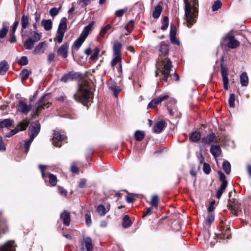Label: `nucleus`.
Listing matches in <instances>:
<instances>
[{"label": "nucleus", "mask_w": 251, "mask_h": 251, "mask_svg": "<svg viewBox=\"0 0 251 251\" xmlns=\"http://www.w3.org/2000/svg\"><path fill=\"white\" fill-rule=\"evenodd\" d=\"M159 52V57L156 61V68L155 75H158V71L162 74V79L167 81L170 76V71L172 67V62L170 58L167 57L169 49V44L163 41L160 43L157 47Z\"/></svg>", "instance_id": "1"}, {"label": "nucleus", "mask_w": 251, "mask_h": 251, "mask_svg": "<svg viewBox=\"0 0 251 251\" xmlns=\"http://www.w3.org/2000/svg\"><path fill=\"white\" fill-rule=\"evenodd\" d=\"M185 17L187 26L191 27L196 22L198 15V0H184Z\"/></svg>", "instance_id": "2"}, {"label": "nucleus", "mask_w": 251, "mask_h": 251, "mask_svg": "<svg viewBox=\"0 0 251 251\" xmlns=\"http://www.w3.org/2000/svg\"><path fill=\"white\" fill-rule=\"evenodd\" d=\"M91 87L86 81L83 82L79 85L78 90L74 95V99L77 102L87 106V103L92 99Z\"/></svg>", "instance_id": "3"}, {"label": "nucleus", "mask_w": 251, "mask_h": 251, "mask_svg": "<svg viewBox=\"0 0 251 251\" xmlns=\"http://www.w3.org/2000/svg\"><path fill=\"white\" fill-rule=\"evenodd\" d=\"M67 28V19L65 17H63L60 21L55 37L54 38L55 42H57L59 44L62 42Z\"/></svg>", "instance_id": "4"}, {"label": "nucleus", "mask_w": 251, "mask_h": 251, "mask_svg": "<svg viewBox=\"0 0 251 251\" xmlns=\"http://www.w3.org/2000/svg\"><path fill=\"white\" fill-rule=\"evenodd\" d=\"M50 95L47 94L42 97L38 102L36 103L35 107L37 114H38V113L43 109L49 107L50 104Z\"/></svg>", "instance_id": "5"}, {"label": "nucleus", "mask_w": 251, "mask_h": 251, "mask_svg": "<svg viewBox=\"0 0 251 251\" xmlns=\"http://www.w3.org/2000/svg\"><path fill=\"white\" fill-rule=\"evenodd\" d=\"M227 206L231 213L235 215H238L242 212V208L238 201L235 199H229Z\"/></svg>", "instance_id": "6"}, {"label": "nucleus", "mask_w": 251, "mask_h": 251, "mask_svg": "<svg viewBox=\"0 0 251 251\" xmlns=\"http://www.w3.org/2000/svg\"><path fill=\"white\" fill-rule=\"evenodd\" d=\"M41 128V125L38 121H35L32 122L29 128L30 137H31V140H34L39 134Z\"/></svg>", "instance_id": "7"}, {"label": "nucleus", "mask_w": 251, "mask_h": 251, "mask_svg": "<svg viewBox=\"0 0 251 251\" xmlns=\"http://www.w3.org/2000/svg\"><path fill=\"white\" fill-rule=\"evenodd\" d=\"M220 68L224 88L225 90H227L228 89V70L227 68L223 63H221Z\"/></svg>", "instance_id": "8"}, {"label": "nucleus", "mask_w": 251, "mask_h": 251, "mask_svg": "<svg viewBox=\"0 0 251 251\" xmlns=\"http://www.w3.org/2000/svg\"><path fill=\"white\" fill-rule=\"evenodd\" d=\"M66 138V137L62 135L59 131H54L52 138V144L55 147H60L61 146V142L63 141Z\"/></svg>", "instance_id": "9"}, {"label": "nucleus", "mask_w": 251, "mask_h": 251, "mask_svg": "<svg viewBox=\"0 0 251 251\" xmlns=\"http://www.w3.org/2000/svg\"><path fill=\"white\" fill-rule=\"evenodd\" d=\"M225 41H227V46L230 49H235L240 45V42L235 39V37L232 35L226 36L224 38Z\"/></svg>", "instance_id": "10"}, {"label": "nucleus", "mask_w": 251, "mask_h": 251, "mask_svg": "<svg viewBox=\"0 0 251 251\" xmlns=\"http://www.w3.org/2000/svg\"><path fill=\"white\" fill-rule=\"evenodd\" d=\"M29 24L28 16L25 14L23 15L21 20V24L22 25L21 34L23 38L26 36L25 29L27 28Z\"/></svg>", "instance_id": "11"}, {"label": "nucleus", "mask_w": 251, "mask_h": 251, "mask_svg": "<svg viewBox=\"0 0 251 251\" xmlns=\"http://www.w3.org/2000/svg\"><path fill=\"white\" fill-rule=\"evenodd\" d=\"M169 98L168 95H165L162 96H160L156 99L152 100L148 105V108H152L156 107L162 101L168 99Z\"/></svg>", "instance_id": "12"}, {"label": "nucleus", "mask_w": 251, "mask_h": 251, "mask_svg": "<svg viewBox=\"0 0 251 251\" xmlns=\"http://www.w3.org/2000/svg\"><path fill=\"white\" fill-rule=\"evenodd\" d=\"M201 142L206 144H210L212 143H216L217 142L216 136L214 133L212 132L206 137L202 138Z\"/></svg>", "instance_id": "13"}, {"label": "nucleus", "mask_w": 251, "mask_h": 251, "mask_svg": "<svg viewBox=\"0 0 251 251\" xmlns=\"http://www.w3.org/2000/svg\"><path fill=\"white\" fill-rule=\"evenodd\" d=\"M16 245L13 241H9L0 246V251H15Z\"/></svg>", "instance_id": "14"}, {"label": "nucleus", "mask_w": 251, "mask_h": 251, "mask_svg": "<svg viewBox=\"0 0 251 251\" xmlns=\"http://www.w3.org/2000/svg\"><path fill=\"white\" fill-rule=\"evenodd\" d=\"M69 45L68 43H65L62 44L57 50V53L59 55L66 58L68 56V52Z\"/></svg>", "instance_id": "15"}, {"label": "nucleus", "mask_w": 251, "mask_h": 251, "mask_svg": "<svg viewBox=\"0 0 251 251\" xmlns=\"http://www.w3.org/2000/svg\"><path fill=\"white\" fill-rule=\"evenodd\" d=\"M28 125L29 123L26 121L20 122L15 129L10 131L11 135H14L20 131L25 130Z\"/></svg>", "instance_id": "16"}, {"label": "nucleus", "mask_w": 251, "mask_h": 251, "mask_svg": "<svg viewBox=\"0 0 251 251\" xmlns=\"http://www.w3.org/2000/svg\"><path fill=\"white\" fill-rule=\"evenodd\" d=\"M46 46L47 43L46 41L39 43L38 45H37L35 46L33 51V53L34 54L43 53L46 50Z\"/></svg>", "instance_id": "17"}, {"label": "nucleus", "mask_w": 251, "mask_h": 251, "mask_svg": "<svg viewBox=\"0 0 251 251\" xmlns=\"http://www.w3.org/2000/svg\"><path fill=\"white\" fill-rule=\"evenodd\" d=\"M70 216V213L66 210H64L60 214V217L64 225L66 226H69L71 221Z\"/></svg>", "instance_id": "18"}, {"label": "nucleus", "mask_w": 251, "mask_h": 251, "mask_svg": "<svg viewBox=\"0 0 251 251\" xmlns=\"http://www.w3.org/2000/svg\"><path fill=\"white\" fill-rule=\"evenodd\" d=\"M17 108L24 114H26L29 112L30 107L24 101L20 100L17 105Z\"/></svg>", "instance_id": "19"}, {"label": "nucleus", "mask_w": 251, "mask_h": 251, "mask_svg": "<svg viewBox=\"0 0 251 251\" xmlns=\"http://www.w3.org/2000/svg\"><path fill=\"white\" fill-rule=\"evenodd\" d=\"M108 88L110 90L113 91L114 93V95L117 97L119 92L121 91V89L119 88L117 86L116 83L113 81L111 80L108 83Z\"/></svg>", "instance_id": "20"}, {"label": "nucleus", "mask_w": 251, "mask_h": 251, "mask_svg": "<svg viewBox=\"0 0 251 251\" xmlns=\"http://www.w3.org/2000/svg\"><path fill=\"white\" fill-rule=\"evenodd\" d=\"M165 122L163 120L158 122L153 127V132L155 133H160L162 131L165 126Z\"/></svg>", "instance_id": "21"}, {"label": "nucleus", "mask_w": 251, "mask_h": 251, "mask_svg": "<svg viewBox=\"0 0 251 251\" xmlns=\"http://www.w3.org/2000/svg\"><path fill=\"white\" fill-rule=\"evenodd\" d=\"M95 23V22L92 21L88 25L86 26L84 28L82 32H81L80 35H82L84 38H86L88 36L89 32L91 31H92V29H93Z\"/></svg>", "instance_id": "22"}, {"label": "nucleus", "mask_w": 251, "mask_h": 251, "mask_svg": "<svg viewBox=\"0 0 251 251\" xmlns=\"http://www.w3.org/2000/svg\"><path fill=\"white\" fill-rule=\"evenodd\" d=\"M210 151L215 158L219 157L222 152L220 147L217 145H212L210 149Z\"/></svg>", "instance_id": "23"}, {"label": "nucleus", "mask_w": 251, "mask_h": 251, "mask_svg": "<svg viewBox=\"0 0 251 251\" xmlns=\"http://www.w3.org/2000/svg\"><path fill=\"white\" fill-rule=\"evenodd\" d=\"M122 47V45L121 43L118 42L114 43L113 46V55L121 56Z\"/></svg>", "instance_id": "24"}, {"label": "nucleus", "mask_w": 251, "mask_h": 251, "mask_svg": "<svg viewBox=\"0 0 251 251\" xmlns=\"http://www.w3.org/2000/svg\"><path fill=\"white\" fill-rule=\"evenodd\" d=\"M41 25L46 31H49L52 27V23L51 20L43 19L41 21Z\"/></svg>", "instance_id": "25"}, {"label": "nucleus", "mask_w": 251, "mask_h": 251, "mask_svg": "<svg viewBox=\"0 0 251 251\" xmlns=\"http://www.w3.org/2000/svg\"><path fill=\"white\" fill-rule=\"evenodd\" d=\"M85 39V38L80 35V36L75 41L73 47L76 50H78L83 43L84 42Z\"/></svg>", "instance_id": "26"}, {"label": "nucleus", "mask_w": 251, "mask_h": 251, "mask_svg": "<svg viewBox=\"0 0 251 251\" xmlns=\"http://www.w3.org/2000/svg\"><path fill=\"white\" fill-rule=\"evenodd\" d=\"M241 84L242 86H247L249 83V78L246 72H243L240 77Z\"/></svg>", "instance_id": "27"}, {"label": "nucleus", "mask_w": 251, "mask_h": 251, "mask_svg": "<svg viewBox=\"0 0 251 251\" xmlns=\"http://www.w3.org/2000/svg\"><path fill=\"white\" fill-rule=\"evenodd\" d=\"M30 34V37L29 38L35 42L39 41L42 37V33H38L36 31H31Z\"/></svg>", "instance_id": "28"}, {"label": "nucleus", "mask_w": 251, "mask_h": 251, "mask_svg": "<svg viewBox=\"0 0 251 251\" xmlns=\"http://www.w3.org/2000/svg\"><path fill=\"white\" fill-rule=\"evenodd\" d=\"M201 133L198 131H194L190 134V140L194 142H197L201 139Z\"/></svg>", "instance_id": "29"}, {"label": "nucleus", "mask_w": 251, "mask_h": 251, "mask_svg": "<svg viewBox=\"0 0 251 251\" xmlns=\"http://www.w3.org/2000/svg\"><path fill=\"white\" fill-rule=\"evenodd\" d=\"M109 206H107L108 210H107L105 206L102 204H100L98 206L96 211L100 216H104L106 214L107 211L109 210Z\"/></svg>", "instance_id": "30"}, {"label": "nucleus", "mask_w": 251, "mask_h": 251, "mask_svg": "<svg viewBox=\"0 0 251 251\" xmlns=\"http://www.w3.org/2000/svg\"><path fill=\"white\" fill-rule=\"evenodd\" d=\"M162 10V7L161 5H156L152 12V17L154 19H158L161 13Z\"/></svg>", "instance_id": "31"}, {"label": "nucleus", "mask_w": 251, "mask_h": 251, "mask_svg": "<svg viewBox=\"0 0 251 251\" xmlns=\"http://www.w3.org/2000/svg\"><path fill=\"white\" fill-rule=\"evenodd\" d=\"M8 69V64L5 61H3L0 63V75H3Z\"/></svg>", "instance_id": "32"}, {"label": "nucleus", "mask_w": 251, "mask_h": 251, "mask_svg": "<svg viewBox=\"0 0 251 251\" xmlns=\"http://www.w3.org/2000/svg\"><path fill=\"white\" fill-rule=\"evenodd\" d=\"M49 179V182L50 185L52 186H54L57 184V177L56 176L51 174V173H48V177Z\"/></svg>", "instance_id": "33"}, {"label": "nucleus", "mask_w": 251, "mask_h": 251, "mask_svg": "<svg viewBox=\"0 0 251 251\" xmlns=\"http://www.w3.org/2000/svg\"><path fill=\"white\" fill-rule=\"evenodd\" d=\"M131 222L129 219V217L127 215H126L123 217V222L122 225L124 228H127L131 226Z\"/></svg>", "instance_id": "34"}, {"label": "nucleus", "mask_w": 251, "mask_h": 251, "mask_svg": "<svg viewBox=\"0 0 251 251\" xmlns=\"http://www.w3.org/2000/svg\"><path fill=\"white\" fill-rule=\"evenodd\" d=\"M8 29V26L3 23L2 24V28L0 30V38H3L6 35Z\"/></svg>", "instance_id": "35"}, {"label": "nucleus", "mask_w": 251, "mask_h": 251, "mask_svg": "<svg viewBox=\"0 0 251 251\" xmlns=\"http://www.w3.org/2000/svg\"><path fill=\"white\" fill-rule=\"evenodd\" d=\"M14 123L13 120L6 119L0 122V127H8Z\"/></svg>", "instance_id": "36"}, {"label": "nucleus", "mask_w": 251, "mask_h": 251, "mask_svg": "<svg viewBox=\"0 0 251 251\" xmlns=\"http://www.w3.org/2000/svg\"><path fill=\"white\" fill-rule=\"evenodd\" d=\"M35 42L29 38L25 42L24 46L26 50H31L35 45Z\"/></svg>", "instance_id": "37"}, {"label": "nucleus", "mask_w": 251, "mask_h": 251, "mask_svg": "<svg viewBox=\"0 0 251 251\" xmlns=\"http://www.w3.org/2000/svg\"><path fill=\"white\" fill-rule=\"evenodd\" d=\"M134 137L136 140L138 141H142L145 137V133L143 131L137 130L134 133Z\"/></svg>", "instance_id": "38"}, {"label": "nucleus", "mask_w": 251, "mask_h": 251, "mask_svg": "<svg viewBox=\"0 0 251 251\" xmlns=\"http://www.w3.org/2000/svg\"><path fill=\"white\" fill-rule=\"evenodd\" d=\"M112 28V25L110 24L107 25L105 26L102 27L101 29L99 35L100 37L103 38L105 34L107 33V32L109 30Z\"/></svg>", "instance_id": "39"}, {"label": "nucleus", "mask_w": 251, "mask_h": 251, "mask_svg": "<svg viewBox=\"0 0 251 251\" xmlns=\"http://www.w3.org/2000/svg\"><path fill=\"white\" fill-rule=\"evenodd\" d=\"M87 251H92L93 249V245L92 243L91 238L87 237L85 238L84 241Z\"/></svg>", "instance_id": "40"}, {"label": "nucleus", "mask_w": 251, "mask_h": 251, "mask_svg": "<svg viewBox=\"0 0 251 251\" xmlns=\"http://www.w3.org/2000/svg\"><path fill=\"white\" fill-rule=\"evenodd\" d=\"M159 203V198L157 195H153L152 196L150 204L152 207H157Z\"/></svg>", "instance_id": "41"}, {"label": "nucleus", "mask_w": 251, "mask_h": 251, "mask_svg": "<svg viewBox=\"0 0 251 251\" xmlns=\"http://www.w3.org/2000/svg\"><path fill=\"white\" fill-rule=\"evenodd\" d=\"M223 169L226 174L228 175L230 174L231 171V165L228 161H225L223 162Z\"/></svg>", "instance_id": "42"}, {"label": "nucleus", "mask_w": 251, "mask_h": 251, "mask_svg": "<svg viewBox=\"0 0 251 251\" xmlns=\"http://www.w3.org/2000/svg\"><path fill=\"white\" fill-rule=\"evenodd\" d=\"M8 231V227L3 220H0V233H5Z\"/></svg>", "instance_id": "43"}, {"label": "nucleus", "mask_w": 251, "mask_h": 251, "mask_svg": "<svg viewBox=\"0 0 251 251\" xmlns=\"http://www.w3.org/2000/svg\"><path fill=\"white\" fill-rule=\"evenodd\" d=\"M230 230L229 228H226V230L224 232H222L220 236L221 239H229L230 238L231 234L230 233Z\"/></svg>", "instance_id": "44"}, {"label": "nucleus", "mask_w": 251, "mask_h": 251, "mask_svg": "<svg viewBox=\"0 0 251 251\" xmlns=\"http://www.w3.org/2000/svg\"><path fill=\"white\" fill-rule=\"evenodd\" d=\"M114 58L112 60L111 64L112 66H115L118 63H120V67H122L121 65V56L119 55H114Z\"/></svg>", "instance_id": "45"}, {"label": "nucleus", "mask_w": 251, "mask_h": 251, "mask_svg": "<svg viewBox=\"0 0 251 251\" xmlns=\"http://www.w3.org/2000/svg\"><path fill=\"white\" fill-rule=\"evenodd\" d=\"M74 75L68 73L61 78V81L64 82H67L69 81L72 80L74 78Z\"/></svg>", "instance_id": "46"}, {"label": "nucleus", "mask_w": 251, "mask_h": 251, "mask_svg": "<svg viewBox=\"0 0 251 251\" xmlns=\"http://www.w3.org/2000/svg\"><path fill=\"white\" fill-rule=\"evenodd\" d=\"M236 99V96L234 94H231L230 95L229 99H228V104L230 107H235V101Z\"/></svg>", "instance_id": "47"}, {"label": "nucleus", "mask_w": 251, "mask_h": 251, "mask_svg": "<svg viewBox=\"0 0 251 251\" xmlns=\"http://www.w3.org/2000/svg\"><path fill=\"white\" fill-rule=\"evenodd\" d=\"M33 141V140H31V137H30L29 140H26L24 141V143L23 145H24V148L25 149V153L28 152L30 144H31V143Z\"/></svg>", "instance_id": "48"}, {"label": "nucleus", "mask_w": 251, "mask_h": 251, "mask_svg": "<svg viewBox=\"0 0 251 251\" xmlns=\"http://www.w3.org/2000/svg\"><path fill=\"white\" fill-rule=\"evenodd\" d=\"M134 27V22L132 20L129 21L125 26L126 29L128 33L132 31Z\"/></svg>", "instance_id": "49"}, {"label": "nucleus", "mask_w": 251, "mask_h": 251, "mask_svg": "<svg viewBox=\"0 0 251 251\" xmlns=\"http://www.w3.org/2000/svg\"><path fill=\"white\" fill-rule=\"evenodd\" d=\"M169 25V18L168 17L165 16L163 18L162 25L161 27L162 30H166Z\"/></svg>", "instance_id": "50"}, {"label": "nucleus", "mask_w": 251, "mask_h": 251, "mask_svg": "<svg viewBox=\"0 0 251 251\" xmlns=\"http://www.w3.org/2000/svg\"><path fill=\"white\" fill-rule=\"evenodd\" d=\"M60 8H57L56 7H52L50 10V15L52 17L54 18L56 16L58 15L59 12Z\"/></svg>", "instance_id": "51"}, {"label": "nucleus", "mask_w": 251, "mask_h": 251, "mask_svg": "<svg viewBox=\"0 0 251 251\" xmlns=\"http://www.w3.org/2000/svg\"><path fill=\"white\" fill-rule=\"evenodd\" d=\"M222 6V2L220 0H217L214 2L212 8L213 11H217Z\"/></svg>", "instance_id": "52"}, {"label": "nucleus", "mask_w": 251, "mask_h": 251, "mask_svg": "<svg viewBox=\"0 0 251 251\" xmlns=\"http://www.w3.org/2000/svg\"><path fill=\"white\" fill-rule=\"evenodd\" d=\"M18 64L22 66H25L28 64V61L27 57L26 56H22L19 60Z\"/></svg>", "instance_id": "53"}, {"label": "nucleus", "mask_w": 251, "mask_h": 251, "mask_svg": "<svg viewBox=\"0 0 251 251\" xmlns=\"http://www.w3.org/2000/svg\"><path fill=\"white\" fill-rule=\"evenodd\" d=\"M20 75L22 76V79H26L29 76V71L27 69H23Z\"/></svg>", "instance_id": "54"}, {"label": "nucleus", "mask_w": 251, "mask_h": 251, "mask_svg": "<svg viewBox=\"0 0 251 251\" xmlns=\"http://www.w3.org/2000/svg\"><path fill=\"white\" fill-rule=\"evenodd\" d=\"M39 168L42 173V176L43 178L44 179L45 181L47 182V176H46L45 174L44 173V171L46 169V166L43 165H40Z\"/></svg>", "instance_id": "55"}, {"label": "nucleus", "mask_w": 251, "mask_h": 251, "mask_svg": "<svg viewBox=\"0 0 251 251\" xmlns=\"http://www.w3.org/2000/svg\"><path fill=\"white\" fill-rule=\"evenodd\" d=\"M100 52V50L98 48H95L94 50V52L93 54L91 56L90 59L92 60H95L97 59L98 56L99 55Z\"/></svg>", "instance_id": "56"}, {"label": "nucleus", "mask_w": 251, "mask_h": 251, "mask_svg": "<svg viewBox=\"0 0 251 251\" xmlns=\"http://www.w3.org/2000/svg\"><path fill=\"white\" fill-rule=\"evenodd\" d=\"M203 172L207 175L209 174L211 171L210 165L206 163L203 164Z\"/></svg>", "instance_id": "57"}, {"label": "nucleus", "mask_w": 251, "mask_h": 251, "mask_svg": "<svg viewBox=\"0 0 251 251\" xmlns=\"http://www.w3.org/2000/svg\"><path fill=\"white\" fill-rule=\"evenodd\" d=\"M85 222H86V225L88 226H90L92 223L91 215H90V212H88L86 214V215L85 216Z\"/></svg>", "instance_id": "58"}, {"label": "nucleus", "mask_w": 251, "mask_h": 251, "mask_svg": "<svg viewBox=\"0 0 251 251\" xmlns=\"http://www.w3.org/2000/svg\"><path fill=\"white\" fill-rule=\"evenodd\" d=\"M126 10V9H122L118 10H117L115 14L116 17H121L123 16L124 13Z\"/></svg>", "instance_id": "59"}, {"label": "nucleus", "mask_w": 251, "mask_h": 251, "mask_svg": "<svg viewBox=\"0 0 251 251\" xmlns=\"http://www.w3.org/2000/svg\"><path fill=\"white\" fill-rule=\"evenodd\" d=\"M176 29L175 26L174 25H171L170 32V36H174L176 35Z\"/></svg>", "instance_id": "60"}, {"label": "nucleus", "mask_w": 251, "mask_h": 251, "mask_svg": "<svg viewBox=\"0 0 251 251\" xmlns=\"http://www.w3.org/2000/svg\"><path fill=\"white\" fill-rule=\"evenodd\" d=\"M214 221V217L213 215H209L206 219V222L208 225H211Z\"/></svg>", "instance_id": "61"}, {"label": "nucleus", "mask_w": 251, "mask_h": 251, "mask_svg": "<svg viewBox=\"0 0 251 251\" xmlns=\"http://www.w3.org/2000/svg\"><path fill=\"white\" fill-rule=\"evenodd\" d=\"M58 192L59 194L63 196L66 197L67 194V191L66 189H64L63 187H58Z\"/></svg>", "instance_id": "62"}, {"label": "nucleus", "mask_w": 251, "mask_h": 251, "mask_svg": "<svg viewBox=\"0 0 251 251\" xmlns=\"http://www.w3.org/2000/svg\"><path fill=\"white\" fill-rule=\"evenodd\" d=\"M170 41H171V43L172 44H176V45H179V42L177 39V38L176 37V36H170Z\"/></svg>", "instance_id": "63"}, {"label": "nucleus", "mask_w": 251, "mask_h": 251, "mask_svg": "<svg viewBox=\"0 0 251 251\" xmlns=\"http://www.w3.org/2000/svg\"><path fill=\"white\" fill-rule=\"evenodd\" d=\"M54 54L52 52L50 53L48 56V61L49 63H51L52 61H53L54 59Z\"/></svg>", "instance_id": "64"}]
</instances>
